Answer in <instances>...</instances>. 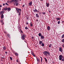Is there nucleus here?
Masks as SVG:
<instances>
[{
  "mask_svg": "<svg viewBox=\"0 0 64 64\" xmlns=\"http://www.w3.org/2000/svg\"><path fill=\"white\" fill-rule=\"evenodd\" d=\"M5 53L6 54H7V52H5Z\"/></svg>",
  "mask_w": 64,
  "mask_h": 64,
  "instance_id": "37998d69",
  "label": "nucleus"
},
{
  "mask_svg": "<svg viewBox=\"0 0 64 64\" xmlns=\"http://www.w3.org/2000/svg\"><path fill=\"white\" fill-rule=\"evenodd\" d=\"M46 4L47 7H48V6H49V4H47V3H46Z\"/></svg>",
  "mask_w": 64,
  "mask_h": 64,
  "instance_id": "dca6fc26",
  "label": "nucleus"
},
{
  "mask_svg": "<svg viewBox=\"0 0 64 64\" xmlns=\"http://www.w3.org/2000/svg\"><path fill=\"white\" fill-rule=\"evenodd\" d=\"M14 2V0H10V2Z\"/></svg>",
  "mask_w": 64,
  "mask_h": 64,
  "instance_id": "2f4dec72",
  "label": "nucleus"
},
{
  "mask_svg": "<svg viewBox=\"0 0 64 64\" xmlns=\"http://www.w3.org/2000/svg\"><path fill=\"white\" fill-rule=\"evenodd\" d=\"M42 13L43 14H45V12H42Z\"/></svg>",
  "mask_w": 64,
  "mask_h": 64,
  "instance_id": "4c0bfd02",
  "label": "nucleus"
},
{
  "mask_svg": "<svg viewBox=\"0 0 64 64\" xmlns=\"http://www.w3.org/2000/svg\"><path fill=\"white\" fill-rule=\"evenodd\" d=\"M25 6V5H24L22 6V7H24V6Z\"/></svg>",
  "mask_w": 64,
  "mask_h": 64,
  "instance_id": "a18cd8bd",
  "label": "nucleus"
},
{
  "mask_svg": "<svg viewBox=\"0 0 64 64\" xmlns=\"http://www.w3.org/2000/svg\"><path fill=\"white\" fill-rule=\"evenodd\" d=\"M40 1H43V0H40Z\"/></svg>",
  "mask_w": 64,
  "mask_h": 64,
  "instance_id": "bf43d9fd",
  "label": "nucleus"
},
{
  "mask_svg": "<svg viewBox=\"0 0 64 64\" xmlns=\"http://www.w3.org/2000/svg\"><path fill=\"white\" fill-rule=\"evenodd\" d=\"M10 10H11V9L10 8H8L7 10L8 11H10Z\"/></svg>",
  "mask_w": 64,
  "mask_h": 64,
  "instance_id": "f3484780",
  "label": "nucleus"
},
{
  "mask_svg": "<svg viewBox=\"0 0 64 64\" xmlns=\"http://www.w3.org/2000/svg\"><path fill=\"white\" fill-rule=\"evenodd\" d=\"M63 56L62 55H60L59 56V59L60 60H61L62 59V58H63Z\"/></svg>",
  "mask_w": 64,
  "mask_h": 64,
  "instance_id": "f03ea898",
  "label": "nucleus"
},
{
  "mask_svg": "<svg viewBox=\"0 0 64 64\" xmlns=\"http://www.w3.org/2000/svg\"><path fill=\"white\" fill-rule=\"evenodd\" d=\"M36 21H38V20L37 19L36 20Z\"/></svg>",
  "mask_w": 64,
  "mask_h": 64,
  "instance_id": "6e6d98bb",
  "label": "nucleus"
},
{
  "mask_svg": "<svg viewBox=\"0 0 64 64\" xmlns=\"http://www.w3.org/2000/svg\"><path fill=\"white\" fill-rule=\"evenodd\" d=\"M42 59H41V63L42 62Z\"/></svg>",
  "mask_w": 64,
  "mask_h": 64,
  "instance_id": "79ce46f5",
  "label": "nucleus"
},
{
  "mask_svg": "<svg viewBox=\"0 0 64 64\" xmlns=\"http://www.w3.org/2000/svg\"><path fill=\"white\" fill-rule=\"evenodd\" d=\"M36 58L37 60V61L38 62H39V58H37V57H36Z\"/></svg>",
  "mask_w": 64,
  "mask_h": 64,
  "instance_id": "aec40b11",
  "label": "nucleus"
},
{
  "mask_svg": "<svg viewBox=\"0 0 64 64\" xmlns=\"http://www.w3.org/2000/svg\"><path fill=\"white\" fill-rule=\"evenodd\" d=\"M3 13H4V11H1L0 12V14L1 15V14H3Z\"/></svg>",
  "mask_w": 64,
  "mask_h": 64,
  "instance_id": "9d476101",
  "label": "nucleus"
},
{
  "mask_svg": "<svg viewBox=\"0 0 64 64\" xmlns=\"http://www.w3.org/2000/svg\"><path fill=\"white\" fill-rule=\"evenodd\" d=\"M34 37H33V36H32V39H33Z\"/></svg>",
  "mask_w": 64,
  "mask_h": 64,
  "instance_id": "c03bdc74",
  "label": "nucleus"
},
{
  "mask_svg": "<svg viewBox=\"0 0 64 64\" xmlns=\"http://www.w3.org/2000/svg\"><path fill=\"white\" fill-rule=\"evenodd\" d=\"M16 61L17 62H18V60H16Z\"/></svg>",
  "mask_w": 64,
  "mask_h": 64,
  "instance_id": "13d9d810",
  "label": "nucleus"
},
{
  "mask_svg": "<svg viewBox=\"0 0 64 64\" xmlns=\"http://www.w3.org/2000/svg\"><path fill=\"white\" fill-rule=\"evenodd\" d=\"M41 46L42 47H44V44L43 43H42V44Z\"/></svg>",
  "mask_w": 64,
  "mask_h": 64,
  "instance_id": "6ab92c4d",
  "label": "nucleus"
},
{
  "mask_svg": "<svg viewBox=\"0 0 64 64\" xmlns=\"http://www.w3.org/2000/svg\"><path fill=\"white\" fill-rule=\"evenodd\" d=\"M3 6H5V4H3Z\"/></svg>",
  "mask_w": 64,
  "mask_h": 64,
  "instance_id": "09e8293b",
  "label": "nucleus"
},
{
  "mask_svg": "<svg viewBox=\"0 0 64 64\" xmlns=\"http://www.w3.org/2000/svg\"><path fill=\"white\" fill-rule=\"evenodd\" d=\"M25 29L26 30H27V29H28V28L26 26L25 28Z\"/></svg>",
  "mask_w": 64,
  "mask_h": 64,
  "instance_id": "393cba45",
  "label": "nucleus"
},
{
  "mask_svg": "<svg viewBox=\"0 0 64 64\" xmlns=\"http://www.w3.org/2000/svg\"><path fill=\"white\" fill-rule=\"evenodd\" d=\"M20 15H21V12H19L18 15L19 16H20Z\"/></svg>",
  "mask_w": 64,
  "mask_h": 64,
  "instance_id": "c85d7f7f",
  "label": "nucleus"
},
{
  "mask_svg": "<svg viewBox=\"0 0 64 64\" xmlns=\"http://www.w3.org/2000/svg\"><path fill=\"white\" fill-rule=\"evenodd\" d=\"M30 26H31V27H32V26H33V24H30Z\"/></svg>",
  "mask_w": 64,
  "mask_h": 64,
  "instance_id": "c756f323",
  "label": "nucleus"
},
{
  "mask_svg": "<svg viewBox=\"0 0 64 64\" xmlns=\"http://www.w3.org/2000/svg\"><path fill=\"white\" fill-rule=\"evenodd\" d=\"M47 29L48 30H50V26H48L47 27Z\"/></svg>",
  "mask_w": 64,
  "mask_h": 64,
  "instance_id": "1a4fd4ad",
  "label": "nucleus"
},
{
  "mask_svg": "<svg viewBox=\"0 0 64 64\" xmlns=\"http://www.w3.org/2000/svg\"><path fill=\"white\" fill-rule=\"evenodd\" d=\"M62 38H64V34L62 35Z\"/></svg>",
  "mask_w": 64,
  "mask_h": 64,
  "instance_id": "bb28decb",
  "label": "nucleus"
},
{
  "mask_svg": "<svg viewBox=\"0 0 64 64\" xmlns=\"http://www.w3.org/2000/svg\"><path fill=\"white\" fill-rule=\"evenodd\" d=\"M52 46V45L51 44H49L48 45L49 47H51V46Z\"/></svg>",
  "mask_w": 64,
  "mask_h": 64,
  "instance_id": "4468645a",
  "label": "nucleus"
},
{
  "mask_svg": "<svg viewBox=\"0 0 64 64\" xmlns=\"http://www.w3.org/2000/svg\"><path fill=\"white\" fill-rule=\"evenodd\" d=\"M26 24H27L28 25V22H27L26 23Z\"/></svg>",
  "mask_w": 64,
  "mask_h": 64,
  "instance_id": "864d4df0",
  "label": "nucleus"
},
{
  "mask_svg": "<svg viewBox=\"0 0 64 64\" xmlns=\"http://www.w3.org/2000/svg\"><path fill=\"white\" fill-rule=\"evenodd\" d=\"M40 38L41 39H44V36H41Z\"/></svg>",
  "mask_w": 64,
  "mask_h": 64,
  "instance_id": "0eeeda50",
  "label": "nucleus"
},
{
  "mask_svg": "<svg viewBox=\"0 0 64 64\" xmlns=\"http://www.w3.org/2000/svg\"><path fill=\"white\" fill-rule=\"evenodd\" d=\"M56 19L57 20H60V18H56Z\"/></svg>",
  "mask_w": 64,
  "mask_h": 64,
  "instance_id": "5701e85b",
  "label": "nucleus"
},
{
  "mask_svg": "<svg viewBox=\"0 0 64 64\" xmlns=\"http://www.w3.org/2000/svg\"><path fill=\"white\" fill-rule=\"evenodd\" d=\"M1 10V8H0V10Z\"/></svg>",
  "mask_w": 64,
  "mask_h": 64,
  "instance_id": "0e129e2a",
  "label": "nucleus"
},
{
  "mask_svg": "<svg viewBox=\"0 0 64 64\" xmlns=\"http://www.w3.org/2000/svg\"><path fill=\"white\" fill-rule=\"evenodd\" d=\"M24 42H26V41H24Z\"/></svg>",
  "mask_w": 64,
  "mask_h": 64,
  "instance_id": "e2e57ef3",
  "label": "nucleus"
},
{
  "mask_svg": "<svg viewBox=\"0 0 64 64\" xmlns=\"http://www.w3.org/2000/svg\"><path fill=\"white\" fill-rule=\"evenodd\" d=\"M16 4V6H18V3H17V4Z\"/></svg>",
  "mask_w": 64,
  "mask_h": 64,
  "instance_id": "ea45409f",
  "label": "nucleus"
},
{
  "mask_svg": "<svg viewBox=\"0 0 64 64\" xmlns=\"http://www.w3.org/2000/svg\"><path fill=\"white\" fill-rule=\"evenodd\" d=\"M16 1H17V0H14V2H16Z\"/></svg>",
  "mask_w": 64,
  "mask_h": 64,
  "instance_id": "f704fd0d",
  "label": "nucleus"
},
{
  "mask_svg": "<svg viewBox=\"0 0 64 64\" xmlns=\"http://www.w3.org/2000/svg\"><path fill=\"white\" fill-rule=\"evenodd\" d=\"M5 4H6V5H7L8 6V4L7 3H6Z\"/></svg>",
  "mask_w": 64,
  "mask_h": 64,
  "instance_id": "473e14b6",
  "label": "nucleus"
},
{
  "mask_svg": "<svg viewBox=\"0 0 64 64\" xmlns=\"http://www.w3.org/2000/svg\"><path fill=\"white\" fill-rule=\"evenodd\" d=\"M17 11V12L18 13H19V11H20V12H21V9L19 8H17L16 9Z\"/></svg>",
  "mask_w": 64,
  "mask_h": 64,
  "instance_id": "20e7f679",
  "label": "nucleus"
},
{
  "mask_svg": "<svg viewBox=\"0 0 64 64\" xmlns=\"http://www.w3.org/2000/svg\"><path fill=\"white\" fill-rule=\"evenodd\" d=\"M36 17L38 18H39V15H38V14H36Z\"/></svg>",
  "mask_w": 64,
  "mask_h": 64,
  "instance_id": "412c9836",
  "label": "nucleus"
},
{
  "mask_svg": "<svg viewBox=\"0 0 64 64\" xmlns=\"http://www.w3.org/2000/svg\"><path fill=\"white\" fill-rule=\"evenodd\" d=\"M15 54L16 55H17V56H18V54H17V53H16Z\"/></svg>",
  "mask_w": 64,
  "mask_h": 64,
  "instance_id": "e433bc0d",
  "label": "nucleus"
},
{
  "mask_svg": "<svg viewBox=\"0 0 64 64\" xmlns=\"http://www.w3.org/2000/svg\"><path fill=\"white\" fill-rule=\"evenodd\" d=\"M2 58V59H3V58Z\"/></svg>",
  "mask_w": 64,
  "mask_h": 64,
  "instance_id": "4d7b16f0",
  "label": "nucleus"
},
{
  "mask_svg": "<svg viewBox=\"0 0 64 64\" xmlns=\"http://www.w3.org/2000/svg\"><path fill=\"white\" fill-rule=\"evenodd\" d=\"M21 32H22V31Z\"/></svg>",
  "mask_w": 64,
  "mask_h": 64,
  "instance_id": "69168bd1",
  "label": "nucleus"
},
{
  "mask_svg": "<svg viewBox=\"0 0 64 64\" xmlns=\"http://www.w3.org/2000/svg\"><path fill=\"white\" fill-rule=\"evenodd\" d=\"M14 6H15V4H14Z\"/></svg>",
  "mask_w": 64,
  "mask_h": 64,
  "instance_id": "680f3d73",
  "label": "nucleus"
},
{
  "mask_svg": "<svg viewBox=\"0 0 64 64\" xmlns=\"http://www.w3.org/2000/svg\"><path fill=\"white\" fill-rule=\"evenodd\" d=\"M44 58L45 60V61H46V62H47V60L46 58Z\"/></svg>",
  "mask_w": 64,
  "mask_h": 64,
  "instance_id": "a878e982",
  "label": "nucleus"
},
{
  "mask_svg": "<svg viewBox=\"0 0 64 64\" xmlns=\"http://www.w3.org/2000/svg\"><path fill=\"white\" fill-rule=\"evenodd\" d=\"M17 3H18L17 2V1L16 2H14V4H17Z\"/></svg>",
  "mask_w": 64,
  "mask_h": 64,
  "instance_id": "b1692460",
  "label": "nucleus"
},
{
  "mask_svg": "<svg viewBox=\"0 0 64 64\" xmlns=\"http://www.w3.org/2000/svg\"><path fill=\"white\" fill-rule=\"evenodd\" d=\"M0 7H2V6L1 5H0Z\"/></svg>",
  "mask_w": 64,
  "mask_h": 64,
  "instance_id": "8fccbe9b",
  "label": "nucleus"
},
{
  "mask_svg": "<svg viewBox=\"0 0 64 64\" xmlns=\"http://www.w3.org/2000/svg\"><path fill=\"white\" fill-rule=\"evenodd\" d=\"M62 61H64V59L62 58Z\"/></svg>",
  "mask_w": 64,
  "mask_h": 64,
  "instance_id": "c9c22d12",
  "label": "nucleus"
},
{
  "mask_svg": "<svg viewBox=\"0 0 64 64\" xmlns=\"http://www.w3.org/2000/svg\"><path fill=\"white\" fill-rule=\"evenodd\" d=\"M19 29H21V28H20V26H19Z\"/></svg>",
  "mask_w": 64,
  "mask_h": 64,
  "instance_id": "a19ab883",
  "label": "nucleus"
},
{
  "mask_svg": "<svg viewBox=\"0 0 64 64\" xmlns=\"http://www.w3.org/2000/svg\"><path fill=\"white\" fill-rule=\"evenodd\" d=\"M32 2L31 1L30 2L28 3V4L29 5V6H31V5H32Z\"/></svg>",
  "mask_w": 64,
  "mask_h": 64,
  "instance_id": "423d86ee",
  "label": "nucleus"
},
{
  "mask_svg": "<svg viewBox=\"0 0 64 64\" xmlns=\"http://www.w3.org/2000/svg\"><path fill=\"white\" fill-rule=\"evenodd\" d=\"M0 22H1V23H2L3 22V21L2 20H1L0 21Z\"/></svg>",
  "mask_w": 64,
  "mask_h": 64,
  "instance_id": "58836bf2",
  "label": "nucleus"
},
{
  "mask_svg": "<svg viewBox=\"0 0 64 64\" xmlns=\"http://www.w3.org/2000/svg\"><path fill=\"white\" fill-rule=\"evenodd\" d=\"M3 50H6V47L4 46V47L3 48Z\"/></svg>",
  "mask_w": 64,
  "mask_h": 64,
  "instance_id": "2eb2a0df",
  "label": "nucleus"
},
{
  "mask_svg": "<svg viewBox=\"0 0 64 64\" xmlns=\"http://www.w3.org/2000/svg\"><path fill=\"white\" fill-rule=\"evenodd\" d=\"M26 19H28V18H27Z\"/></svg>",
  "mask_w": 64,
  "mask_h": 64,
  "instance_id": "5fc2aeb1",
  "label": "nucleus"
},
{
  "mask_svg": "<svg viewBox=\"0 0 64 64\" xmlns=\"http://www.w3.org/2000/svg\"><path fill=\"white\" fill-rule=\"evenodd\" d=\"M38 36H42V34L40 32L38 34Z\"/></svg>",
  "mask_w": 64,
  "mask_h": 64,
  "instance_id": "ddd939ff",
  "label": "nucleus"
},
{
  "mask_svg": "<svg viewBox=\"0 0 64 64\" xmlns=\"http://www.w3.org/2000/svg\"><path fill=\"white\" fill-rule=\"evenodd\" d=\"M34 12H38V10H37L35 9L34 10Z\"/></svg>",
  "mask_w": 64,
  "mask_h": 64,
  "instance_id": "f8f14e48",
  "label": "nucleus"
},
{
  "mask_svg": "<svg viewBox=\"0 0 64 64\" xmlns=\"http://www.w3.org/2000/svg\"><path fill=\"white\" fill-rule=\"evenodd\" d=\"M7 36H8V37L10 38V34H8Z\"/></svg>",
  "mask_w": 64,
  "mask_h": 64,
  "instance_id": "cd10ccee",
  "label": "nucleus"
},
{
  "mask_svg": "<svg viewBox=\"0 0 64 64\" xmlns=\"http://www.w3.org/2000/svg\"><path fill=\"white\" fill-rule=\"evenodd\" d=\"M32 54L34 56V57H35V54H34V53H33V52H32Z\"/></svg>",
  "mask_w": 64,
  "mask_h": 64,
  "instance_id": "4be33fe9",
  "label": "nucleus"
},
{
  "mask_svg": "<svg viewBox=\"0 0 64 64\" xmlns=\"http://www.w3.org/2000/svg\"><path fill=\"white\" fill-rule=\"evenodd\" d=\"M7 10V8H4V9H3L2 10L3 11H4L5 10L6 11V10Z\"/></svg>",
  "mask_w": 64,
  "mask_h": 64,
  "instance_id": "a211bd4d",
  "label": "nucleus"
},
{
  "mask_svg": "<svg viewBox=\"0 0 64 64\" xmlns=\"http://www.w3.org/2000/svg\"><path fill=\"white\" fill-rule=\"evenodd\" d=\"M59 51L60 52H62V48L61 47H60L59 48Z\"/></svg>",
  "mask_w": 64,
  "mask_h": 64,
  "instance_id": "39448f33",
  "label": "nucleus"
},
{
  "mask_svg": "<svg viewBox=\"0 0 64 64\" xmlns=\"http://www.w3.org/2000/svg\"><path fill=\"white\" fill-rule=\"evenodd\" d=\"M10 60H12V58L11 57H10Z\"/></svg>",
  "mask_w": 64,
  "mask_h": 64,
  "instance_id": "7c9ffc66",
  "label": "nucleus"
},
{
  "mask_svg": "<svg viewBox=\"0 0 64 64\" xmlns=\"http://www.w3.org/2000/svg\"><path fill=\"white\" fill-rule=\"evenodd\" d=\"M25 36H25V35L23 34L22 36V39L23 40H24V39H25L24 38L25 37Z\"/></svg>",
  "mask_w": 64,
  "mask_h": 64,
  "instance_id": "7ed1b4c3",
  "label": "nucleus"
},
{
  "mask_svg": "<svg viewBox=\"0 0 64 64\" xmlns=\"http://www.w3.org/2000/svg\"><path fill=\"white\" fill-rule=\"evenodd\" d=\"M40 58H41V59H42V57H41V56H40Z\"/></svg>",
  "mask_w": 64,
  "mask_h": 64,
  "instance_id": "3c124183",
  "label": "nucleus"
},
{
  "mask_svg": "<svg viewBox=\"0 0 64 64\" xmlns=\"http://www.w3.org/2000/svg\"><path fill=\"white\" fill-rule=\"evenodd\" d=\"M62 46H63V47L64 48V44L62 45Z\"/></svg>",
  "mask_w": 64,
  "mask_h": 64,
  "instance_id": "de8ad7c7",
  "label": "nucleus"
},
{
  "mask_svg": "<svg viewBox=\"0 0 64 64\" xmlns=\"http://www.w3.org/2000/svg\"><path fill=\"white\" fill-rule=\"evenodd\" d=\"M49 12H50H50H51L50 11Z\"/></svg>",
  "mask_w": 64,
  "mask_h": 64,
  "instance_id": "052dcab7",
  "label": "nucleus"
},
{
  "mask_svg": "<svg viewBox=\"0 0 64 64\" xmlns=\"http://www.w3.org/2000/svg\"><path fill=\"white\" fill-rule=\"evenodd\" d=\"M42 43V41H40L39 43L40 45H41V44Z\"/></svg>",
  "mask_w": 64,
  "mask_h": 64,
  "instance_id": "9b49d317",
  "label": "nucleus"
},
{
  "mask_svg": "<svg viewBox=\"0 0 64 64\" xmlns=\"http://www.w3.org/2000/svg\"><path fill=\"white\" fill-rule=\"evenodd\" d=\"M43 53L45 55H47V54L49 55H50V53L49 52L47 51H46L45 52H43Z\"/></svg>",
  "mask_w": 64,
  "mask_h": 64,
  "instance_id": "f257e3e1",
  "label": "nucleus"
},
{
  "mask_svg": "<svg viewBox=\"0 0 64 64\" xmlns=\"http://www.w3.org/2000/svg\"><path fill=\"white\" fill-rule=\"evenodd\" d=\"M7 2V3H9V2H10V1L9 2V1H8Z\"/></svg>",
  "mask_w": 64,
  "mask_h": 64,
  "instance_id": "49530a36",
  "label": "nucleus"
},
{
  "mask_svg": "<svg viewBox=\"0 0 64 64\" xmlns=\"http://www.w3.org/2000/svg\"><path fill=\"white\" fill-rule=\"evenodd\" d=\"M58 24H60V21H59L58 22Z\"/></svg>",
  "mask_w": 64,
  "mask_h": 64,
  "instance_id": "72a5a7b5",
  "label": "nucleus"
},
{
  "mask_svg": "<svg viewBox=\"0 0 64 64\" xmlns=\"http://www.w3.org/2000/svg\"><path fill=\"white\" fill-rule=\"evenodd\" d=\"M2 25H3L4 24V22H2Z\"/></svg>",
  "mask_w": 64,
  "mask_h": 64,
  "instance_id": "603ef678",
  "label": "nucleus"
},
{
  "mask_svg": "<svg viewBox=\"0 0 64 64\" xmlns=\"http://www.w3.org/2000/svg\"><path fill=\"white\" fill-rule=\"evenodd\" d=\"M1 18L2 19H3L4 18V15H3V14H2L1 16Z\"/></svg>",
  "mask_w": 64,
  "mask_h": 64,
  "instance_id": "6e6552de",
  "label": "nucleus"
}]
</instances>
